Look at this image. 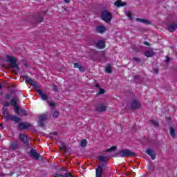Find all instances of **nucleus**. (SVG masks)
<instances>
[{"instance_id":"1","label":"nucleus","mask_w":177,"mask_h":177,"mask_svg":"<svg viewBox=\"0 0 177 177\" xmlns=\"http://www.w3.org/2000/svg\"><path fill=\"white\" fill-rule=\"evenodd\" d=\"M98 160L100 161L101 165L98 166L96 169V177H102V175L103 174V167L104 164H106V157L99 156Z\"/></svg>"},{"instance_id":"16","label":"nucleus","mask_w":177,"mask_h":177,"mask_svg":"<svg viewBox=\"0 0 177 177\" xmlns=\"http://www.w3.org/2000/svg\"><path fill=\"white\" fill-rule=\"evenodd\" d=\"M106 109L107 107L104 104H99L97 106V111H99L100 113H102V111H106Z\"/></svg>"},{"instance_id":"27","label":"nucleus","mask_w":177,"mask_h":177,"mask_svg":"<svg viewBox=\"0 0 177 177\" xmlns=\"http://www.w3.org/2000/svg\"><path fill=\"white\" fill-rule=\"evenodd\" d=\"M10 148L13 150H15V149H17V143L13 142L10 145Z\"/></svg>"},{"instance_id":"3","label":"nucleus","mask_w":177,"mask_h":177,"mask_svg":"<svg viewBox=\"0 0 177 177\" xmlns=\"http://www.w3.org/2000/svg\"><path fill=\"white\" fill-rule=\"evenodd\" d=\"M7 62L12 64V66L13 67L15 71H19V66H17V64H16V58L8 55Z\"/></svg>"},{"instance_id":"34","label":"nucleus","mask_w":177,"mask_h":177,"mask_svg":"<svg viewBox=\"0 0 177 177\" xmlns=\"http://www.w3.org/2000/svg\"><path fill=\"white\" fill-rule=\"evenodd\" d=\"M112 150H115V147H112L110 149H107L106 151H112Z\"/></svg>"},{"instance_id":"20","label":"nucleus","mask_w":177,"mask_h":177,"mask_svg":"<svg viewBox=\"0 0 177 177\" xmlns=\"http://www.w3.org/2000/svg\"><path fill=\"white\" fill-rule=\"evenodd\" d=\"M96 88H98L99 92L97 93V95H104L106 91L104 89L100 88V86L99 84L95 85Z\"/></svg>"},{"instance_id":"9","label":"nucleus","mask_w":177,"mask_h":177,"mask_svg":"<svg viewBox=\"0 0 177 177\" xmlns=\"http://www.w3.org/2000/svg\"><path fill=\"white\" fill-rule=\"evenodd\" d=\"M96 46L99 49H103L106 46V43L103 40H100L96 43Z\"/></svg>"},{"instance_id":"46","label":"nucleus","mask_w":177,"mask_h":177,"mask_svg":"<svg viewBox=\"0 0 177 177\" xmlns=\"http://www.w3.org/2000/svg\"><path fill=\"white\" fill-rule=\"evenodd\" d=\"M1 88H2V86H1V84H0V89H1Z\"/></svg>"},{"instance_id":"11","label":"nucleus","mask_w":177,"mask_h":177,"mask_svg":"<svg viewBox=\"0 0 177 177\" xmlns=\"http://www.w3.org/2000/svg\"><path fill=\"white\" fill-rule=\"evenodd\" d=\"M30 154L31 157H33V158H35V160H38V158H39V154H38V153H37V151L34 149H30Z\"/></svg>"},{"instance_id":"31","label":"nucleus","mask_w":177,"mask_h":177,"mask_svg":"<svg viewBox=\"0 0 177 177\" xmlns=\"http://www.w3.org/2000/svg\"><path fill=\"white\" fill-rule=\"evenodd\" d=\"M30 85H32V86H37V82L34 81L32 80V81L30 82Z\"/></svg>"},{"instance_id":"33","label":"nucleus","mask_w":177,"mask_h":177,"mask_svg":"<svg viewBox=\"0 0 177 177\" xmlns=\"http://www.w3.org/2000/svg\"><path fill=\"white\" fill-rule=\"evenodd\" d=\"M53 117L55 118H57V117H59V112L55 111L54 113H53Z\"/></svg>"},{"instance_id":"40","label":"nucleus","mask_w":177,"mask_h":177,"mask_svg":"<svg viewBox=\"0 0 177 177\" xmlns=\"http://www.w3.org/2000/svg\"><path fill=\"white\" fill-rule=\"evenodd\" d=\"M153 72L155 73V74H157V73H158V69L155 68V69L153 70Z\"/></svg>"},{"instance_id":"12","label":"nucleus","mask_w":177,"mask_h":177,"mask_svg":"<svg viewBox=\"0 0 177 177\" xmlns=\"http://www.w3.org/2000/svg\"><path fill=\"white\" fill-rule=\"evenodd\" d=\"M145 56L146 57H153L154 56V51H153V49L147 50L145 52Z\"/></svg>"},{"instance_id":"5","label":"nucleus","mask_w":177,"mask_h":177,"mask_svg":"<svg viewBox=\"0 0 177 177\" xmlns=\"http://www.w3.org/2000/svg\"><path fill=\"white\" fill-rule=\"evenodd\" d=\"M141 106L142 105L140 104V102L138 100H134L131 104V109H133V110L140 109Z\"/></svg>"},{"instance_id":"14","label":"nucleus","mask_w":177,"mask_h":177,"mask_svg":"<svg viewBox=\"0 0 177 177\" xmlns=\"http://www.w3.org/2000/svg\"><path fill=\"white\" fill-rule=\"evenodd\" d=\"M115 6H117V8H121L122 6H125L127 5V3L122 2L121 0H117L114 3Z\"/></svg>"},{"instance_id":"37","label":"nucleus","mask_w":177,"mask_h":177,"mask_svg":"<svg viewBox=\"0 0 177 177\" xmlns=\"http://www.w3.org/2000/svg\"><path fill=\"white\" fill-rule=\"evenodd\" d=\"M13 120L14 121H15V122H19V121H20V119L17 117H15Z\"/></svg>"},{"instance_id":"23","label":"nucleus","mask_w":177,"mask_h":177,"mask_svg":"<svg viewBox=\"0 0 177 177\" xmlns=\"http://www.w3.org/2000/svg\"><path fill=\"white\" fill-rule=\"evenodd\" d=\"M170 135L172 138H175L176 136V133L175 132V129L171 127L170 128Z\"/></svg>"},{"instance_id":"39","label":"nucleus","mask_w":177,"mask_h":177,"mask_svg":"<svg viewBox=\"0 0 177 177\" xmlns=\"http://www.w3.org/2000/svg\"><path fill=\"white\" fill-rule=\"evenodd\" d=\"M144 44L147 46H149L150 44L148 41H145Z\"/></svg>"},{"instance_id":"44","label":"nucleus","mask_w":177,"mask_h":177,"mask_svg":"<svg viewBox=\"0 0 177 177\" xmlns=\"http://www.w3.org/2000/svg\"><path fill=\"white\" fill-rule=\"evenodd\" d=\"M170 59L169 58H167L166 59V62L168 63V62H169Z\"/></svg>"},{"instance_id":"2","label":"nucleus","mask_w":177,"mask_h":177,"mask_svg":"<svg viewBox=\"0 0 177 177\" xmlns=\"http://www.w3.org/2000/svg\"><path fill=\"white\" fill-rule=\"evenodd\" d=\"M101 19L105 21V23H110L113 19V15L108 10H104L101 14Z\"/></svg>"},{"instance_id":"45","label":"nucleus","mask_w":177,"mask_h":177,"mask_svg":"<svg viewBox=\"0 0 177 177\" xmlns=\"http://www.w3.org/2000/svg\"><path fill=\"white\" fill-rule=\"evenodd\" d=\"M40 22H42V21H44V18H40V21H39Z\"/></svg>"},{"instance_id":"47","label":"nucleus","mask_w":177,"mask_h":177,"mask_svg":"<svg viewBox=\"0 0 177 177\" xmlns=\"http://www.w3.org/2000/svg\"><path fill=\"white\" fill-rule=\"evenodd\" d=\"M10 175L12 176V175H13V174L11 173V174H10Z\"/></svg>"},{"instance_id":"18","label":"nucleus","mask_w":177,"mask_h":177,"mask_svg":"<svg viewBox=\"0 0 177 177\" xmlns=\"http://www.w3.org/2000/svg\"><path fill=\"white\" fill-rule=\"evenodd\" d=\"M37 93H39V95H40L42 100H48V95H46V94L44 93V92H42V91L37 90Z\"/></svg>"},{"instance_id":"36","label":"nucleus","mask_w":177,"mask_h":177,"mask_svg":"<svg viewBox=\"0 0 177 177\" xmlns=\"http://www.w3.org/2000/svg\"><path fill=\"white\" fill-rule=\"evenodd\" d=\"M48 104L50 107H53L55 106V102H48Z\"/></svg>"},{"instance_id":"26","label":"nucleus","mask_w":177,"mask_h":177,"mask_svg":"<svg viewBox=\"0 0 177 177\" xmlns=\"http://www.w3.org/2000/svg\"><path fill=\"white\" fill-rule=\"evenodd\" d=\"M106 73L110 74L111 73V65L107 64L106 66Z\"/></svg>"},{"instance_id":"41","label":"nucleus","mask_w":177,"mask_h":177,"mask_svg":"<svg viewBox=\"0 0 177 177\" xmlns=\"http://www.w3.org/2000/svg\"><path fill=\"white\" fill-rule=\"evenodd\" d=\"M53 91H55L56 92V91H57V86H53Z\"/></svg>"},{"instance_id":"25","label":"nucleus","mask_w":177,"mask_h":177,"mask_svg":"<svg viewBox=\"0 0 177 177\" xmlns=\"http://www.w3.org/2000/svg\"><path fill=\"white\" fill-rule=\"evenodd\" d=\"M126 16L128 17L129 20L130 21H132V19H133L132 17V13L129 11L126 12Z\"/></svg>"},{"instance_id":"30","label":"nucleus","mask_w":177,"mask_h":177,"mask_svg":"<svg viewBox=\"0 0 177 177\" xmlns=\"http://www.w3.org/2000/svg\"><path fill=\"white\" fill-rule=\"evenodd\" d=\"M1 104L3 106H4V107H9L10 104H9V102H6V101H4L1 103Z\"/></svg>"},{"instance_id":"17","label":"nucleus","mask_w":177,"mask_h":177,"mask_svg":"<svg viewBox=\"0 0 177 177\" xmlns=\"http://www.w3.org/2000/svg\"><path fill=\"white\" fill-rule=\"evenodd\" d=\"M147 154H148V156H150V157H151L152 160H154L156 158V153H154V151L151 150V149H148L146 151Z\"/></svg>"},{"instance_id":"38","label":"nucleus","mask_w":177,"mask_h":177,"mask_svg":"<svg viewBox=\"0 0 177 177\" xmlns=\"http://www.w3.org/2000/svg\"><path fill=\"white\" fill-rule=\"evenodd\" d=\"M6 99H10V94L6 95Z\"/></svg>"},{"instance_id":"35","label":"nucleus","mask_w":177,"mask_h":177,"mask_svg":"<svg viewBox=\"0 0 177 177\" xmlns=\"http://www.w3.org/2000/svg\"><path fill=\"white\" fill-rule=\"evenodd\" d=\"M45 15H46V12L43 11L39 14V17H42V16H45Z\"/></svg>"},{"instance_id":"10","label":"nucleus","mask_w":177,"mask_h":177,"mask_svg":"<svg viewBox=\"0 0 177 177\" xmlns=\"http://www.w3.org/2000/svg\"><path fill=\"white\" fill-rule=\"evenodd\" d=\"M74 68H78L80 70V71H81L82 73H84V71H85V68H84V66H82V64H81V63H78V62L75 63Z\"/></svg>"},{"instance_id":"13","label":"nucleus","mask_w":177,"mask_h":177,"mask_svg":"<svg viewBox=\"0 0 177 177\" xmlns=\"http://www.w3.org/2000/svg\"><path fill=\"white\" fill-rule=\"evenodd\" d=\"M19 138L24 143L28 146L30 145V142H28V140L27 139V136L26 134H20Z\"/></svg>"},{"instance_id":"19","label":"nucleus","mask_w":177,"mask_h":177,"mask_svg":"<svg viewBox=\"0 0 177 177\" xmlns=\"http://www.w3.org/2000/svg\"><path fill=\"white\" fill-rule=\"evenodd\" d=\"M176 28H177L176 24H172L169 26L168 31H169L170 32H174V31H175V30H176Z\"/></svg>"},{"instance_id":"21","label":"nucleus","mask_w":177,"mask_h":177,"mask_svg":"<svg viewBox=\"0 0 177 177\" xmlns=\"http://www.w3.org/2000/svg\"><path fill=\"white\" fill-rule=\"evenodd\" d=\"M17 103H19V98L17 97H15L12 100H11V104L12 106H17Z\"/></svg>"},{"instance_id":"29","label":"nucleus","mask_w":177,"mask_h":177,"mask_svg":"<svg viewBox=\"0 0 177 177\" xmlns=\"http://www.w3.org/2000/svg\"><path fill=\"white\" fill-rule=\"evenodd\" d=\"M14 110L17 114H19V106L17 105L14 106Z\"/></svg>"},{"instance_id":"24","label":"nucleus","mask_w":177,"mask_h":177,"mask_svg":"<svg viewBox=\"0 0 177 177\" xmlns=\"http://www.w3.org/2000/svg\"><path fill=\"white\" fill-rule=\"evenodd\" d=\"M86 145H88V141H86L85 139L82 140L80 142V146L82 147H86Z\"/></svg>"},{"instance_id":"6","label":"nucleus","mask_w":177,"mask_h":177,"mask_svg":"<svg viewBox=\"0 0 177 177\" xmlns=\"http://www.w3.org/2000/svg\"><path fill=\"white\" fill-rule=\"evenodd\" d=\"M48 117L46 115H41L39 117L38 125L44 127V121H46Z\"/></svg>"},{"instance_id":"43","label":"nucleus","mask_w":177,"mask_h":177,"mask_svg":"<svg viewBox=\"0 0 177 177\" xmlns=\"http://www.w3.org/2000/svg\"><path fill=\"white\" fill-rule=\"evenodd\" d=\"M64 2H66V3H70V0H64Z\"/></svg>"},{"instance_id":"7","label":"nucleus","mask_w":177,"mask_h":177,"mask_svg":"<svg viewBox=\"0 0 177 177\" xmlns=\"http://www.w3.org/2000/svg\"><path fill=\"white\" fill-rule=\"evenodd\" d=\"M27 128H30V123L21 122L19 123L18 127V129H19V131H23V129H27Z\"/></svg>"},{"instance_id":"22","label":"nucleus","mask_w":177,"mask_h":177,"mask_svg":"<svg viewBox=\"0 0 177 177\" xmlns=\"http://www.w3.org/2000/svg\"><path fill=\"white\" fill-rule=\"evenodd\" d=\"M2 113L6 118H9V113H8V108H3Z\"/></svg>"},{"instance_id":"32","label":"nucleus","mask_w":177,"mask_h":177,"mask_svg":"<svg viewBox=\"0 0 177 177\" xmlns=\"http://www.w3.org/2000/svg\"><path fill=\"white\" fill-rule=\"evenodd\" d=\"M134 62H136V63H140V59L138 57H133V58Z\"/></svg>"},{"instance_id":"4","label":"nucleus","mask_w":177,"mask_h":177,"mask_svg":"<svg viewBox=\"0 0 177 177\" xmlns=\"http://www.w3.org/2000/svg\"><path fill=\"white\" fill-rule=\"evenodd\" d=\"M119 156L120 157H132L133 156H135V153L128 149H124L119 151Z\"/></svg>"},{"instance_id":"8","label":"nucleus","mask_w":177,"mask_h":177,"mask_svg":"<svg viewBox=\"0 0 177 177\" xmlns=\"http://www.w3.org/2000/svg\"><path fill=\"white\" fill-rule=\"evenodd\" d=\"M97 32H99V34H103V32H106L107 31V28L103 26H100L96 28Z\"/></svg>"},{"instance_id":"42","label":"nucleus","mask_w":177,"mask_h":177,"mask_svg":"<svg viewBox=\"0 0 177 177\" xmlns=\"http://www.w3.org/2000/svg\"><path fill=\"white\" fill-rule=\"evenodd\" d=\"M153 125H155L156 127H157V125H158V123L157 122H153Z\"/></svg>"},{"instance_id":"28","label":"nucleus","mask_w":177,"mask_h":177,"mask_svg":"<svg viewBox=\"0 0 177 177\" xmlns=\"http://www.w3.org/2000/svg\"><path fill=\"white\" fill-rule=\"evenodd\" d=\"M32 80H31V78H30L28 76H26L24 77V81L25 82H28L29 84L31 82Z\"/></svg>"},{"instance_id":"15","label":"nucleus","mask_w":177,"mask_h":177,"mask_svg":"<svg viewBox=\"0 0 177 177\" xmlns=\"http://www.w3.org/2000/svg\"><path fill=\"white\" fill-rule=\"evenodd\" d=\"M136 21H139L140 23H142L143 24H151V22H150V21L142 18H136Z\"/></svg>"}]
</instances>
